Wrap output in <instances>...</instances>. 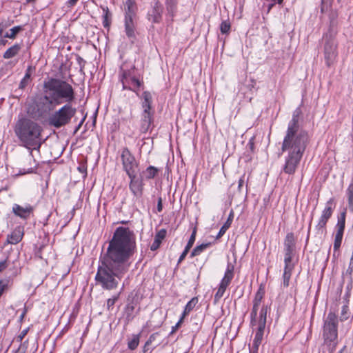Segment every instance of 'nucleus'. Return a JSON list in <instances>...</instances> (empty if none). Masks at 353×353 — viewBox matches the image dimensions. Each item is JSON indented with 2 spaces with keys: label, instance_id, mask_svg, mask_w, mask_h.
<instances>
[{
  "label": "nucleus",
  "instance_id": "f257e3e1",
  "mask_svg": "<svg viewBox=\"0 0 353 353\" xmlns=\"http://www.w3.org/2000/svg\"><path fill=\"white\" fill-rule=\"evenodd\" d=\"M135 250L134 232L128 228H117L109 242L106 252L100 259L95 276L97 284L104 290L117 288L129 270V260Z\"/></svg>",
  "mask_w": 353,
  "mask_h": 353
},
{
  "label": "nucleus",
  "instance_id": "f03ea898",
  "mask_svg": "<svg viewBox=\"0 0 353 353\" xmlns=\"http://www.w3.org/2000/svg\"><path fill=\"white\" fill-rule=\"evenodd\" d=\"M299 115L297 110V114H294L288 123L281 145L282 152L287 153L283 170L288 174L295 173L309 143L307 132L299 129Z\"/></svg>",
  "mask_w": 353,
  "mask_h": 353
},
{
  "label": "nucleus",
  "instance_id": "7ed1b4c3",
  "mask_svg": "<svg viewBox=\"0 0 353 353\" xmlns=\"http://www.w3.org/2000/svg\"><path fill=\"white\" fill-rule=\"evenodd\" d=\"M43 96L36 102V108L39 114L42 116L62 103H70L75 99L74 90L67 81L49 78L43 82Z\"/></svg>",
  "mask_w": 353,
  "mask_h": 353
},
{
  "label": "nucleus",
  "instance_id": "20e7f679",
  "mask_svg": "<svg viewBox=\"0 0 353 353\" xmlns=\"http://www.w3.org/2000/svg\"><path fill=\"white\" fill-rule=\"evenodd\" d=\"M42 127L36 121L22 118L19 119L15 124L14 131L21 145L30 150L29 157L27 161L32 160V150H39L42 143L41 132Z\"/></svg>",
  "mask_w": 353,
  "mask_h": 353
},
{
  "label": "nucleus",
  "instance_id": "39448f33",
  "mask_svg": "<svg viewBox=\"0 0 353 353\" xmlns=\"http://www.w3.org/2000/svg\"><path fill=\"white\" fill-rule=\"evenodd\" d=\"M295 254V241L294 234L288 233L284 241V272L283 274V285L284 287L289 285V281L292 275V272L294 268V264L292 263V257Z\"/></svg>",
  "mask_w": 353,
  "mask_h": 353
},
{
  "label": "nucleus",
  "instance_id": "423d86ee",
  "mask_svg": "<svg viewBox=\"0 0 353 353\" xmlns=\"http://www.w3.org/2000/svg\"><path fill=\"white\" fill-rule=\"evenodd\" d=\"M338 317L333 312H330L324 320L323 337L324 343L333 350L337 343Z\"/></svg>",
  "mask_w": 353,
  "mask_h": 353
},
{
  "label": "nucleus",
  "instance_id": "0eeeda50",
  "mask_svg": "<svg viewBox=\"0 0 353 353\" xmlns=\"http://www.w3.org/2000/svg\"><path fill=\"white\" fill-rule=\"evenodd\" d=\"M76 112L75 108H73L70 103H66L49 117V125L56 128L65 126L70 122Z\"/></svg>",
  "mask_w": 353,
  "mask_h": 353
},
{
  "label": "nucleus",
  "instance_id": "6e6552de",
  "mask_svg": "<svg viewBox=\"0 0 353 353\" xmlns=\"http://www.w3.org/2000/svg\"><path fill=\"white\" fill-rule=\"evenodd\" d=\"M121 81L123 90H130L139 95L140 88L143 85V81L135 75V67L132 66L130 69L125 70L121 68Z\"/></svg>",
  "mask_w": 353,
  "mask_h": 353
},
{
  "label": "nucleus",
  "instance_id": "1a4fd4ad",
  "mask_svg": "<svg viewBox=\"0 0 353 353\" xmlns=\"http://www.w3.org/2000/svg\"><path fill=\"white\" fill-rule=\"evenodd\" d=\"M266 318L267 307L263 306L260 311L259 319L258 321L256 320V325L252 327L253 331L255 332V335L253 340V347L256 350H258L263 339L265 328L266 325Z\"/></svg>",
  "mask_w": 353,
  "mask_h": 353
},
{
  "label": "nucleus",
  "instance_id": "9d476101",
  "mask_svg": "<svg viewBox=\"0 0 353 353\" xmlns=\"http://www.w3.org/2000/svg\"><path fill=\"white\" fill-rule=\"evenodd\" d=\"M121 159L123 170L128 176H133L138 172L139 163L128 148H124L121 153Z\"/></svg>",
  "mask_w": 353,
  "mask_h": 353
},
{
  "label": "nucleus",
  "instance_id": "9b49d317",
  "mask_svg": "<svg viewBox=\"0 0 353 353\" xmlns=\"http://www.w3.org/2000/svg\"><path fill=\"white\" fill-rule=\"evenodd\" d=\"M337 56L336 43L332 36L326 35L324 44V57L327 66H330Z\"/></svg>",
  "mask_w": 353,
  "mask_h": 353
},
{
  "label": "nucleus",
  "instance_id": "f8f14e48",
  "mask_svg": "<svg viewBox=\"0 0 353 353\" xmlns=\"http://www.w3.org/2000/svg\"><path fill=\"white\" fill-rule=\"evenodd\" d=\"M335 208V202L334 198H330L325 203V208L321 212V216L319 219V222L316 226V229L323 233L324 228L332 216L334 210Z\"/></svg>",
  "mask_w": 353,
  "mask_h": 353
},
{
  "label": "nucleus",
  "instance_id": "ddd939ff",
  "mask_svg": "<svg viewBox=\"0 0 353 353\" xmlns=\"http://www.w3.org/2000/svg\"><path fill=\"white\" fill-rule=\"evenodd\" d=\"M264 294H265L264 288L262 286H260V288H259L257 292L256 293L254 299L253 300V307L252 309V312L250 313V318H251L250 324H251L252 327H254L256 325L257 311H258L259 307L261 303V301L263 299Z\"/></svg>",
  "mask_w": 353,
  "mask_h": 353
},
{
  "label": "nucleus",
  "instance_id": "4468645a",
  "mask_svg": "<svg viewBox=\"0 0 353 353\" xmlns=\"http://www.w3.org/2000/svg\"><path fill=\"white\" fill-rule=\"evenodd\" d=\"M153 114L154 112L152 110H143L139 127L141 133H146L150 130L153 122Z\"/></svg>",
  "mask_w": 353,
  "mask_h": 353
},
{
  "label": "nucleus",
  "instance_id": "2eb2a0df",
  "mask_svg": "<svg viewBox=\"0 0 353 353\" xmlns=\"http://www.w3.org/2000/svg\"><path fill=\"white\" fill-rule=\"evenodd\" d=\"M136 17L125 16V32L131 43L136 39Z\"/></svg>",
  "mask_w": 353,
  "mask_h": 353
},
{
  "label": "nucleus",
  "instance_id": "dca6fc26",
  "mask_svg": "<svg viewBox=\"0 0 353 353\" xmlns=\"http://www.w3.org/2000/svg\"><path fill=\"white\" fill-rule=\"evenodd\" d=\"M130 179L129 188L133 195L137 198L139 199L143 195V183L141 179L137 178V174H133L129 176Z\"/></svg>",
  "mask_w": 353,
  "mask_h": 353
},
{
  "label": "nucleus",
  "instance_id": "f3484780",
  "mask_svg": "<svg viewBox=\"0 0 353 353\" xmlns=\"http://www.w3.org/2000/svg\"><path fill=\"white\" fill-rule=\"evenodd\" d=\"M163 7L158 0H154L152 10L148 12V19L152 23H159L161 21Z\"/></svg>",
  "mask_w": 353,
  "mask_h": 353
},
{
  "label": "nucleus",
  "instance_id": "a211bd4d",
  "mask_svg": "<svg viewBox=\"0 0 353 353\" xmlns=\"http://www.w3.org/2000/svg\"><path fill=\"white\" fill-rule=\"evenodd\" d=\"M159 336V334L157 332L154 333L150 336L149 339L145 342L143 347V353H151L154 348L160 345V341L157 340Z\"/></svg>",
  "mask_w": 353,
  "mask_h": 353
},
{
  "label": "nucleus",
  "instance_id": "6ab92c4d",
  "mask_svg": "<svg viewBox=\"0 0 353 353\" xmlns=\"http://www.w3.org/2000/svg\"><path fill=\"white\" fill-rule=\"evenodd\" d=\"M33 211V208L30 205L22 207L18 204H14L12 207V212L14 214L24 219L30 216Z\"/></svg>",
  "mask_w": 353,
  "mask_h": 353
},
{
  "label": "nucleus",
  "instance_id": "aec40b11",
  "mask_svg": "<svg viewBox=\"0 0 353 353\" xmlns=\"http://www.w3.org/2000/svg\"><path fill=\"white\" fill-rule=\"evenodd\" d=\"M178 1L179 0H165L166 17L169 21H172L173 20L177 10Z\"/></svg>",
  "mask_w": 353,
  "mask_h": 353
},
{
  "label": "nucleus",
  "instance_id": "412c9836",
  "mask_svg": "<svg viewBox=\"0 0 353 353\" xmlns=\"http://www.w3.org/2000/svg\"><path fill=\"white\" fill-rule=\"evenodd\" d=\"M23 232L20 228H15L10 234L8 235L7 241L10 244H17L23 238Z\"/></svg>",
  "mask_w": 353,
  "mask_h": 353
},
{
  "label": "nucleus",
  "instance_id": "4be33fe9",
  "mask_svg": "<svg viewBox=\"0 0 353 353\" xmlns=\"http://www.w3.org/2000/svg\"><path fill=\"white\" fill-rule=\"evenodd\" d=\"M165 236L166 230L165 229L160 230L154 236V241L150 246V250L152 251L157 250L159 248L162 240L165 237Z\"/></svg>",
  "mask_w": 353,
  "mask_h": 353
},
{
  "label": "nucleus",
  "instance_id": "5701e85b",
  "mask_svg": "<svg viewBox=\"0 0 353 353\" xmlns=\"http://www.w3.org/2000/svg\"><path fill=\"white\" fill-rule=\"evenodd\" d=\"M125 16L136 17L137 7L134 0H123Z\"/></svg>",
  "mask_w": 353,
  "mask_h": 353
},
{
  "label": "nucleus",
  "instance_id": "b1692460",
  "mask_svg": "<svg viewBox=\"0 0 353 353\" xmlns=\"http://www.w3.org/2000/svg\"><path fill=\"white\" fill-rule=\"evenodd\" d=\"M234 267L233 265H228L227 267V270L225 272L224 276L222 279L220 285L227 288L230 283L233 276H234Z\"/></svg>",
  "mask_w": 353,
  "mask_h": 353
},
{
  "label": "nucleus",
  "instance_id": "393cba45",
  "mask_svg": "<svg viewBox=\"0 0 353 353\" xmlns=\"http://www.w3.org/2000/svg\"><path fill=\"white\" fill-rule=\"evenodd\" d=\"M21 49L20 44L16 43L9 48L3 54V57L6 59H11L15 57Z\"/></svg>",
  "mask_w": 353,
  "mask_h": 353
},
{
  "label": "nucleus",
  "instance_id": "a878e982",
  "mask_svg": "<svg viewBox=\"0 0 353 353\" xmlns=\"http://www.w3.org/2000/svg\"><path fill=\"white\" fill-rule=\"evenodd\" d=\"M352 317V314L349 310L348 301L346 300L345 304L343 305L341 312L340 314V321L341 322L350 320Z\"/></svg>",
  "mask_w": 353,
  "mask_h": 353
},
{
  "label": "nucleus",
  "instance_id": "bb28decb",
  "mask_svg": "<svg viewBox=\"0 0 353 353\" xmlns=\"http://www.w3.org/2000/svg\"><path fill=\"white\" fill-rule=\"evenodd\" d=\"M143 101L142 102V108L143 110H152V95L150 92L145 91L142 94Z\"/></svg>",
  "mask_w": 353,
  "mask_h": 353
},
{
  "label": "nucleus",
  "instance_id": "cd10ccee",
  "mask_svg": "<svg viewBox=\"0 0 353 353\" xmlns=\"http://www.w3.org/2000/svg\"><path fill=\"white\" fill-rule=\"evenodd\" d=\"M233 219H234V212L232 210L229 214L227 221L223 225V226L221 228V229L218 233L217 238L221 237L225 233L227 230L230 227V225L232 223Z\"/></svg>",
  "mask_w": 353,
  "mask_h": 353
},
{
  "label": "nucleus",
  "instance_id": "c85d7f7f",
  "mask_svg": "<svg viewBox=\"0 0 353 353\" xmlns=\"http://www.w3.org/2000/svg\"><path fill=\"white\" fill-rule=\"evenodd\" d=\"M103 10V25L104 28H109L112 21V13L107 6H101Z\"/></svg>",
  "mask_w": 353,
  "mask_h": 353
},
{
  "label": "nucleus",
  "instance_id": "c756f323",
  "mask_svg": "<svg viewBox=\"0 0 353 353\" xmlns=\"http://www.w3.org/2000/svg\"><path fill=\"white\" fill-rule=\"evenodd\" d=\"M197 303L198 299L196 297H194L190 301H188V303L186 304L185 307L184 311L181 316H183V318H185V316L188 315L194 309Z\"/></svg>",
  "mask_w": 353,
  "mask_h": 353
},
{
  "label": "nucleus",
  "instance_id": "7c9ffc66",
  "mask_svg": "<svg viewBox=\"0 0 353 353\" xmlns=\"http://www.w3.org/2000/svg\"><path fill=\"white\" fill-rule=\"evenodd\" d=\"M139 340L140 334L132 335V338L128 339V347L131 350H135L139 344Z\"/></svg>",
  "mask_w": 353,
  "mask_h": 353
},
{
  "label": "nucleus",
  "instance_id": "2f4dec72",
  "mask_svg": "<svg viewBox=\"0 0 353 353\" xmlns=\"http://www.w3.org/2000/svg\"><path fill=\"white\" fill-rule=\"evenodd\" d=\"M210 245H211L210 243H202L199 245L196 246L193 249V250L190 254L191 257L199 255L201 252H203L205 250H206Z\"/></svg>",
  "mask_w": 353,
  "mask_h": 353
},
{
  "label": "nucleus",
  "instance_id": "473e14b6",
  "mask_svg": "<svg viewBox=\"0 0 353 353\" xmlns=\"http://www.w3.org/2000/svg\"><path fill=\"white\" fill-rule=\"evenodd\" d=\"M345 216L346 212L345 211L341 212L340 216L338 219V222L336 224V232H340L341 233H343L344 229H345Z\"/></svg>",
  "mask_w": 353,
  "mask_h": 353
},
{
  "label": "nucleus",
  "instance_id": "72a5a7b5",
  "mask_svg": "<svg viewBox=\"0 0 353 353\" xmlns=\"http://www.w3.org/2000/svg\"><path fill=\"white\" fill-rule=\"evenodd\" d=\"M347 196L349 209L353 213V181L350 184L347 189Z\"/></svg>",
  "mask_w": 353,
  "mask_h": 353
},
{
  "label": "nucleus",
  "instance_id": "f704fd0d",
  "mask_svg": "<svg viewBox=\"0 0 353 353\" xmlns=\"http://www.w3.org/2000/svg\"><path fill=\"white\" fill-rule=\"evenodd\" d=\"M22 30H23V28L21 26H14L10 30V33L7 32L4 35V37L14 39H15L17 34Z\"/></svg>",
  "mask_w": 353,
  "mask_h": 353
},
{
  "label": "nucleus",
  "instance_id": "c9c22d12",
  "mask_svg": "<svg viewBox=\"0 0 353 353\" xmlns=\"http://www.w3.org/2000/svg\"><path fill=\"white\" fill-rule=\"evenodd\" d=\"M158 172V169L154 166H149L146 168L145 171L143 172L145 176L148 179H153Z\"/></svg>",
  "mask_w": 353,
  "mask_h": 353
},
{
  "label": "nucleus",
  "instance_id": "e433bc0d",
  "mask_svg": "<svg viewBox=\"0 0 353 353\" xmlns=\"http://www.w3.org/2000/svg\"><path fill=\"white\" fill-rule=\"evenodd\" d=\"M343 233L336 232L334 242V252L338 251L341 247Z\"/></svg>",
  "mask_w": 353,
  "mask_h": 353
},
{
  "label": "nucleus",
  "instance_id": "4c0bfd02",
  "mask_svg": "<svg viewBox=\"0 0 353 353\" xmlns=\"http://www.w3.org/2000/svg\"><path fill=\"white\" fill-rule=\"evenodd\" d=\"M230 28H231V25L228 21H223L221 23L220 30L222 34L229 33Z\"/></svg>",
  "mask_w": 353,
  "mask_h": 353
},
{
  "label": "nucleus",
  "instance_id": "58836bf2",
  "mask_svg": "<svg viewBox=\"0 0 353 353\" xmlns=\"http://www.w3.org/2000/svg\"><path fill=\"white\" fill-rule=\"evenodd\" d=\"M196 228H194L193 231H192V233L190 237V239L185 246V248H186L187 250H190V248L192 247L194 241H195V239H196Z\"/></svg>",
  "mask_w": 353,
  "mask_h": 353
},
{
  "label": "nucleus",
  "instance_id": "ea45409f",
  "mask_svg": "<svg viewBox=\"0 0 353 353\" xmlns=\"http://www.w3.org/2000/svg\"><path fill=\"white\" fill-rule=\"evenodd\" d=\"M227 288L219 285V288L214 295V301L218 302L221 298L223 296V294Z\"/></svg>",
  "mask_w": 353,
  "mask_h": 353
},
{
  "label": "nucleus",
  "instance_id": "a19ab883",
  "mask_svg": "<svg viewBox=\"0 0 353 353\" xmlns=\"http://www.w3.org/2000/svg\"><path fill=\"white\" fill-rule=\"evenodd\" d=\"M30 69V68H28L26 74H25L24 77L20 82L19 88L21 89L24 88L27 85V84L28 83V81L30 79V74L29 72Z\"/></svg>",
  "mask_w": 353,
  "mask_h": 353
},
{
  "label": "nucleus",
  "instance_id": "79ce46f5",
  "mask_svg": "<svg viewBox=\"0 0 353 353\" xmlns=\"http://www.w3.org/2000/svg\"><path fill=\"white\" fill-rule=\"evenodd\" d=\"M120 295V292L114 296L112 298L108 299L107 301V307L108 310H110L113 307V305L116 303V301L118 300Z\"/></svg>",
  "mask_w": 353,
  "mask_h": 353
},
{
  "label": "nucleus",
  "instance_id": "37998d69",
  "mask_svg": "<svg viewBox=\"0 0 353 353\" xmlns=\"http://www.w3.org/2000/svg\"><path fill=\"white\" fill-rule=\"evenodd\" d=\"M338 14L336 12L332 11L330 13L329 18L330 20V26L334 27L336 25V19H337Z\"/></svg>",
  "mask_w": 353,
  "mask_h": 353
},
{
  "label": "nucleus",
  "instance_id": "c03bdc74",
  "mask_svg": "<svg viewBox=\"0 0 353 353\" xmlns=\"http://www.w3.org/2000/svg\"><path fill=\"white\" fill-rule=\"evenodd\" d=\"M134 310V306L132 303H128L125 306V312L128 318L132 317V313Z\"/></svg>",
  "mask_w": 353,
  "mask_h": 353
},
{
  "label": "nucleus",
  "instance_id": "a18cd8bd",
  "mask_svg": "<svg viewBox=\"0 0 353 353\" xmlns=\"http://www.w3.org/2000/svg\"><path fill=\"white\" fill-rule=\"evenodd\" d=\"M10 26L9 21H3L0 23V36L2 35L3 31Z\"/></svg>",
  "mask_w": 353,
  "mask_h": 353
},
{
  "label": "nucleus",
  "instance_id": "49530a36",
  "mask_svg": "<svg viewBox=\"0 0 353 353\" xmlns=\"http://www.w3.org/2000/svg\"><path fill=\"white\" fill-rule=\"evenodd\" d=\"M9 265L8 258L7 257L3 261H0V272L6 270Z\"/></svg>",
  "mask_w": 353,
  "mask_h": 353
},
{
  "label": "nucleus",
  "instance_id": "de8ad7c7",
  "mask_svg": "<svg viewBox=\"0 0 353 353\" xmlns=\"http://www.w3.org/2000/svg\"><path fill=\"white\" fill-rule=\"evenodd\" d=\"M29 328H26L21 331L19 335L17 338V341L19 342H21L26 335L28 334Z\"/></svg>",
  "mask_w": 353,
  "mask_h": 353
},
{
  "label": "nucleus",
  "instance_id": "09e8293b",
  "mask_svg": "<svg viewBox=\"0 0 353 353\" xmlns=\"http://www.w3.org/2000/svg\"><path fill=\"white\" fill-rule=\"evenodd\" d=\"M183 316H181L179 319V321L176 323V324L172 327V332L171 334H173L176 331V330L181 326L182 322L183 321Z\"/></svg>",
  "mask_w": 353,
  "mask_h": 353
},
{
  "label": "nucleus",
  "instance_id": "8fccbe9b",
  "mask_svg": "<svg viewBox=\"0 0 353 353\" xmlns=\"http://www.w3.org/2000/svg\"><path fill=\"white\" fill-rule=\"evenodd\" d=\"M34 169V166H31L28 168H23V171H20V174H28V173H32V172H33Z\"/></svg>",
  "mask_w": 353,
  "mask_h": 353
},
{
  "label": "nucleus",
  "instance_id": "3c124183",
  "mask_svg": "<svg viewBox=\"0 0 353 353\" xmlns=\"http://www.w3.org/2000/svg\"><path fill=\"white\" fill-rule=\"evenodd\" d=\"M78 1H79V0H68V1L66 2L65 5H66V6H67L68 8H71L74 7V6L77 4V3L78 2Z\"/></svg>",
  "mask_w": 353,
  "mask_h": 353
},
{
  "label": "nucleus",
  "instance_id": "603ef678",
  "mask_svg": "<svg viewBox=\"0 0 353 353\" xmlns=\"http://www.w3.org/2000/svg\"><path fill=\"white\" fill-rule=\"evenodd\" d=\"M189 251L190 250H187L186 248L184 249L183 252L181 253V254L179 259V263L182 261L185 258V256H187Z\"/></svg>",
  "mask_w": 353,
  "mask_h": 353
},
{
  "label": "nucleus",
  "instance_id": "864d4df0",
  "mask_svg": "<svg viewBox=\"0 0 353 353\" xmlns=\"http://www.w3.org/2000/svg\"><path fill=\"white\" fill-rule=\"evenodd\" d=\"M163 209V205H162V199L159 197L158 199V203H157V210L158 212H161Z\"/></svg>",
  "mask_w": 353,
  "mask_h": 353
},
{
  "label": "nucleus",
  "instance_id": "5fc2aeb1",
  "mask_svg": "<svg viewBox=\"0 0 353 353\" xmlns=\"http://www.w3.org/2000/svg\"><path fill=\"white\" fill-rule=\"evenodd\" d=\"M244 184V176H243L239 180V184H238V188L239 190L241 191V188L243 187Z\"/></svg>",
  "mask_w": 353,
  "mask_h": 353
},
{
  "label": "nucleus",
  "instance_id": "6e6d98bb",
  "mask_svg": "<svg viewBox=\"0 0 353 353\" xmlns=\"http://www.w3.org/2000/svg\"><path fill=\"white\" fill-rule=\"evenodd\" d=\"M26 312H27V309H26V307H24L23 311L22 312L21 314L19 316V321L21 322L23 321L24 316H26Z\"/></svg>",
  "mask_w": 353,
  "mask_h": 353
},
{
  "label": "nucleus",
  "instance_id": "4d7b16f0",
  "mask_svg": "<svg viewBox=\"0 0 353 353\" xmlns=\"http://www.w3.org/2000/svg\"><path fill=\"white\" fill-rule=\"evenodd\" d=\"M273 1H275V2H277L279 4H281V3H282L283 0H273Z\"/></svg>",
  "mask_w": 353,
  "mask_h": 353
},
{
  "label": "nucleus",
  "instance_id": "13d9d810",
  "mask_svg": "<svg viewBox=\"0 0 353 353\" xmlns=\"http://www.w3.org/2000/svg\"><path fill=\"white\" fill-rule=\"evenodd\" d=\"M274 4H270L268 7V12L271 10V8L273 7Z\"/></svg>",
  "mask_w": 353,
  "mask_h": 353
},
{
  "label": "nucleus",
  "instance_id": "bf43d9fd",
  "mask_svg": "<svg viewBox=\"0 0 353 353\" xmlns=\"http://www.w3.org/2000/svg\"><path fill=\"white\" fill-rule=\"evenodd\" d=\"M83 120H84V119H83V120L81 121V122L79 124V125H78V127H77V130H79V129L80 128V127H81V125L82 123L83 122Z\"/></svg>",
  "mask_w": 353,
  "mask_h": 353
},
{
  "label": "nucleus",
  "instance_id": "052dcab7",
  "mask_svg": "<svg viewBox=\"0 0 353 353\" xmlns=\"http://www.w3.org/2000/svg\"><path fill=\"white\" fill-rule=\"evenodd\" d=\"M35 1V0H26V1H27L28 3H30V2H32V1Z\"/></svg>",
  "mask_w": 353,
  "mask_h": 353
},
{
  "label": "nucleus",
  "instance_id": "680f3d73",
  "mask_svg": "<svg viewBox=\"0 0 353 353\" xmlns=\"http://www.w3.org/2000/svg\"><path fill=\"white\" fill-rule=\"evenodd\" d=\"M321 10H322V12H323V11H324V6H323V7L321 8Z\"/></svg>",
  "mask_w": 353,
  "mask_h": 353
},
{
  "label": "nucleus",
  "instance_id": "e2e57ef3",
  "mask_svg": "<svg viewBox=\"0 0 353 353\" xmlns=\"http://www.w3.org/2000/svg\"><path fill=\"white\" fill-rule=\"evenodd\" d=\"M343 349L339 351L338 353H343Z\"/></svg>",
  "mask_w": 353,
  "mask_h": 353
},
{
  "label": "nucleus",
  "instance_id": "0e129e2a",
  "mask_svg": "<svg viewBox=\"0 0 353 353\" xmlns=\"http://www.w3.org/2000/svg\"><path fill=\"white\" fill-rule=\"evenodd\" d=\"M250 145H251V148H252L253 143H250Z\"/></svg>",
  "mask_w": 353,
  "mask_h": 353
},
{
  "label": "nucleus",
  "instance_id": "69168bd1",
  "mask_svg": "<svg viewBox=\"0 0 353 353\" xmlns=\"http://www.w3.org/2000/svg\"><path fill=\"white\" fill-rule=\"evenodd\" d=\"M324 1H325V0H323V4L324 3Z\"/></svg>",
  "mask_w": 353,
  "mask_h": 353
}]
</instances>
